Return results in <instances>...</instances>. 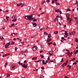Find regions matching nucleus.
I'll list each match as a JSON object with an SVG mask.
<instances>
[{
  "label": "nucleus",
  "instance_id": "38",
  "mask_svg": "<svg viewBox=\"0 0 78 78\" xmlns=\"http://www.w3.org/2000/svg\"><path fill=\"white\" fill-rule=\"evenodd\" d=\"M55 3L56 5H60V4H59V3L58 2V3H57V2H55Z\"/></svg>",
  "mask_w": 78,
  "mask_h": 78
},
{
  "label": "nucleus",
  "instance_id": "63",
  "mask_svg": "<svg viewBox=\"0 0 78 78\" xmlns=\"http://www.w3.org/2000/svg\"><path fill=\"white\" fill-rule=\"evenodd\" d=\"M24 62L26 63V62H27V60H25Z\"/></svg>",
  "mask_w": 78,
  "mask_h": 78
},
{
  "label": "nucleus",
  "instance_id": "10",
  "mask_svg": "<svg viewBox=\"0 0 78 78\" xmlns=\"http://www.w3.org/2000/svg\"><path fill=\"white\" fill-rule=\"evenodd\" d=\"M5 48H9V45H8V44H6L5 45Z\"/></svg>",
  "mask_w": 78,
  "mask_h": 78
},
{
  "label": "nucleus",
  "instance_id": "36",
  "mask_svg": "<svg viewBox=\"0 0 78 78\" xmlns=\"http://www.w3.org/2000/svg\"><path fill=\"white\" fill-rule=\"evenodd\" d=\"M44 34H45L46 35H48V34L46 32H44Z\"/></svg>",
  "mask_w": 78,
  "mask_h": 78
},
{
  "label": "nucleus",
  "instance_id": "43",
  "mask_svg": "<svg viewBox=\"0 0 78 78\" xmlns=\"http://www.w3.org/2000/svg\"><path fill=\"white\" fill-rule=\"evenodd\" d=\"M46 2L48 3L49 2H50V0H46Z\"/></svg>",
  "mask_w": 78,
  "mask_h": 78
},
{
  "label": "nucleus",
  "instance_id": "59",
  "mask_svg": "<svg viewBox=\"0 0 78 78\" xmlns=\"http://www.w3.org/2000/svg\"><path fill=\"white\" fill-rule=\"evenodd\" d=\"M18 48L17 47H16L15 48V51H17V49Z\"/></svg>",
  "mask_w": 78,
  "mask_h": 78
},
{
  "label": "nucleus",
  "instance_id": "21",
  "mask_svg": "<svg viewBox=\"0 0 78 78\" xmlns=\"http://www.w3.org/2000/svg\"><path fill=\"white\" fill-rule=\"evenodd\" d=\"M18 64L20 65H23V63H20V61L19 62Z\"/></svg>",
  "mask_w": 78,
  "mask_h": 78
},
{
  "label": "nucleus",
  "instance_id": "2",
  "mask_svg": "<svg viewBox=\"0 0 78 78\" xmlns=\"http://www.w3.org/2000/svg\"><path fill=\"white\" fill-rule=\"evenodd\" d=\"M32 48L33 51H36L37 49V47L36 46H35L34 47H33Z\"/></svg>",
  "mask_w": 78,
  "mask_h": 78
},
{
  "label": "nucleus",
  "instance_id": "3",
  "mask_svg": "<svg viewBox=\"0 0 78 78\" xmlns=\"http://www.w3.org/2000/svg\"><path fill=\"white\" fill-rule=\"evenodd\" d=\"M27 53V51H23L22 55L24 56H26V54Z\"/></svg>",
  "mask_w": 78,
  "mask_h": 78
},
{
  "label": "nucleus",
  "instance_id": "24",
  "mask_svg": "<svg viewBox=\"0 0 78 78\" xmlns=\"http://www.w3.org/2000/svg\"><path fill=\"white\" fill-rule=\"evenodd\" d=\"M48 38H50L51 37V34H49L48 36Z\"/></svg>",
  "mask_w": 78,
  "mask_h": 78
},
{
  "label": "nucleus",
  "instance_id": "33",
  "mask_svg": "<svg viewBox=\"0 0 78 78\" xmlns=\"http://www.w3.org/2000/svg\"><path fill=\"white\" fill-rule=\"evenodd\" d=\"M7 56V54H5V55H3V56H2V57L3 58H4V57H5V56Z\"/></svg>",
  "mask_w": 78,
  "mask_h": 78
},
{
  "label": "nucleus",
  "instance_id": "37",
  "mask_svg": "<svg viewBox=\"0 0 78 78\" xmlns=\"http://www.w3.org/2000/svg\"><path fill=\"white\" fill-rule=\"evenodd\" d=\"M59 13L61 14H62V12L61 11V10H59Z\"/></svg>",
  "mask_w": 78,
  "mask_h": 78
},
{
  "label": "nucleus",
  "instance_id": "9",
  "mask_svg": "<svg viewBox=\"0 0 78 78\" xmlns=\"http://www.w3.org/2000/svg\"><path fill=\"white\" fill-rule=\"evenodd\" d=\"M32 21H33V22H36L37 21V19L34 18V17H33V18H32Z\"/></svg>",
  "mask_w": 78,
  "mask_h": 78
},
{
  "label": "nucleus",
  "instance_id": "40",
  "mask_svg": "<svg viewBox=\"0 0 78 78\" xmlns=\"http://www.w3.org/2000/svg\"><path fill=\"white\" fill-rule=\"evenodd\" d=\"M41 58H44V56L43 55H41Z\"/></svg>",
  "mask_w": 78,
  "mask_h": 78
},
{
  "label": "nucleus",
  "instance_id": "18",
  "mask_svg": "<svg viewBox=\"0 0 78 78\" xmlns=\"http://www.w3.org/2000/svg\"><path fill=\"white\" fill-rule=\"evenodd\" d=\"M11 45H14V42L13 41H11Z\"/></svg>",
  "mask_w": 78,
  "mask_h": 78
},
{
  "label": "nucleus",
  "instance_id": "17",
  "mask_svg": "<svg viewBox=\"0 0 78 78\" xmlns=\"http://www.w3.org/2000/svg\"><path fill=\"white\" fill-rule=\"evenodd\" d=\"M37 57H33L32 58V60H36L37 59Z\"/></svg>",
  "mask_w": 78,
  "mask_h": 78
},
{
  "label": "nucleus",
  "instance_id": "56",
  "mask_svg": "<svg viewBox=\"0 0 78 78\" xmlns=\"http://www.w3.org/2000/svg\"><path fill=\"white\" fill-rule=\"evenodd\" d=\"M24 5H25V4H23V5L22 6H21V8H22V7H23V6Z\"/></svg>",
  "mask_w": 78,
  "mask_h": 78
},
{
  "label": "nucleus",
  "instance_id": "12",
  "mask_svg": "<svg viewBox=\"0 0 78 78\" xmlns=\"http://www.w3.org/2000/svg\"><path fill=\"white\" fill-rule=\"evenodd\" d=\"M75 51H73V52L75 54V55H77V53H78V50H77L75 52Z\"/></svg>",
  "mask_w": 78,
  "mask_h": 78
},
{
  "label": "nucleus",
  "instance_id": "57",
  "mask_svg": "<svg viewBox=\"0 0 78 78\" xmlns=\"http://www.w3.org/2000/svg\"><path fill=\"white\" fill-rule=\"evenodd\" d=\"M66 51H68V52H69V50L68 49H66Z\"/></svg>",
  "mask_w": 78,
  "mask_h": 78
},
{
  "label": "nucleus",
  "instance_id": "34",
  "mask_svg": "<svg viewBox=\"0 0 78 78\" xmlns=\"http://www.w3.org/2000/svg\"><path fill=\"white\" fill-rule=\"evenodd\" d=\"M66 41V39H64L63 40H61V42H64L63 41Z\"/></svg>",
  "mask_w": 78,
  "mask_h": 78
},
{
  "label": "nucleus",
  "instance_id": "32",
  "mask_svg": "<svg viewBox=\"0 0 78 78\" xmlns=\"http://www.w3.org/2000/svg\"><path fill=\"white\" fill-rule=\"evenodd\" d=\"M67 63H68V60H67L66 61V64H65V66H67Z\"/></svg>",
  "mask_w": 78,
  "mask_h": 78
},
{
  "label": "nucleus",
  "instance_id": "60",
  "mask_svg": "<svg viewBox=\"0 0 78 78\" xmlns=\"http://www.w3.org/2000/svg\"><path fill=\"white\" fill-rule=\"evenodd\" d=\"M73 64H75V65L76 64V62H75L73 64Z\"/></svg>",
  "mask_w": 78,
  "mask_h": 78
},
{
  "label": "nucleus",
  "instance_id": "15",
  "mask_svg": "<svg viewBox=\"0 0 78 78\" xmlns=\"http://www.w3.org/2000/svg\"><path fill=\"white\" fill-rule=\"evenodd\" d=\"M21 5H22V3H20V4H17V6H20Z\"/></svg>",
  "mask_w": 78,
  "mask_h": 78
},
{
  "label": "nucleus",
  "instance_id": "29",
  "mask_svg": "<svg viewBox=\"0 0 78 78\" xmlns=\"http://www.w3.org/2000/svg\"><path fill=\"white\" fill-rule=\"evenodd\" d=\"M11 41H10L7 44H7V45H9H9H11Z\"/></svg>",
  "mask_w": 78,
  "mask_h": 78
},
{
  "label": "nucleus",
  "instance_id": "25",
  "mask_svg": "<svg viewBox=\"0 0 78 78\" xmlns=\"http://www.w3.org/2000/svg\"><path fill=\"white\" fill-rule=\"evenodd\" d=\"M15 26L14 25V23L12 24L11 26H10V27H14Z\"/></svg>",
  "mask_w": 78,
  "mask_h": 78
},
{
  "label": "nucleus",
  "instance_id": "35",
  "mask_svg": "<svg viewBox=\"0 0 78 78\" xmlns=\"http://www.w3.org/2000/svg\"><path fill=\"white\" fill-rule=\"evenodd\" d=\"M75 41H76V42H78V39H76L75 40Z\"/></svg>",
  "mask_w": 78,
  "mask_h": 78
},
{
  "label": "nucleus",
  "instance_id": "7",
  "mask_svg": "<svg viewBox=\"0 0 78 78\" xmlns=\"http://www.w3.org/2000/svg\"><path fill=\"white\" fill-rule=\"evenodd\" d=\"M32 25H33V26L34 27H36L37 26V24L35 23H32Z\"/></svg>",
  "mask_w": 78,
  "mask_h": 78
},
{
  "label": "nucleus",
  "instance_id": "49",
  "mask_svg": "<svg viewBox=\"0 0 78 78\" xmlns=\"http://www.w3.org/2000/svg\"><path fill=\"white\" fill-rule=\"evenodd\" d=\"M7 77H8V78L9 77V76H10V75H7Z\"/></svg>",
  "mask_w": 78,
  "mask_h": 78
},
{
  "label": "nucleus",
  "instance_id": "22",
  "mask_svg": "<svg viewBox=\"0 0 78 78\" xmlns=\"http://www.w3.org/2000/svg\"><path fill=\"white\" fill-rule=\"evenodd\" d=\"M16 17H17V16H16V15H15V16H12V19H14V18H16Z\"/></svg>",
  "mask_w": 78,
  "mask_h": 78
},
{
  "label": "nucleus",
  "instance_id": "46",
  "mask_svg": "<svg viewBox=\"0 0 78 78\" xmlns=\"http://www.w3.org/2000/svg\"><path fill=\"white\" fill-rule=\"evenodd\" d=\"M31 38L33 39V38H35V37H34V36H31Z\"/></svg>",
  "mask_w": 78,
  "mask_h": 78
},
{
  "label": "nucleus",
  "instance_id": "50",
  "mask_svg": "<svg viewBox=\"0 0 78 78\" xmlns=\"http://www.w3.org/2000/svg\"><path fill=\"white\" fill-rule=\"evenodd\" d=\"M67 11H70L71 10L70 9H67Z\"/></svg>",
  "mask_w": 78,
  "mask_h": 78
},
{
  "label": "nucleus",
  "instance_id": "45",
  "mask_svg": "<svg viewBox=\"0 0 78 78\" xmlns=\"http://www.w3.org/2000/svg\"><path fill=\"white\" fill-rule=\"evenodd\" d=\"M4 21H5V22H7V21L6 20V18L4 19Z\"/></svg>",
  "mask_w": 78,
  "mask_h": 78
},
{
  "label": "nucleus",
  "instance_id": "55",
  "mask_svg": "<svg viewBox=\"0 0 78 78\" xmlns=\"http://www.w3.org/2000/svg\"><path fill=\"white\" fill-rule=\"evenodd\" d=\"M44 13H45V12L41 13L40 14H41V15H42V14H44Z\"/></svg>",
  "mask_w": 78,
  "mask_h": 78
},
{
  "label": "nucleus",
  "instance_id": "1",
  "mask_svg": "<svg viewBox=\"0 0 78 78\" xmlns=\"http://www.w3.org/2000/svg\"><path fill=\"white\" fill-rule=\"evenodd\" d=\"M35 16V15L34 14H33L30 16H27V17L28 18V20H32L33 18V17H34Z\"/></svg>",
  "mask_w": 78,
  "mask_h": 78
},
{
  "label": "nucleus",
  "instance_id": "23",
  "mask_svg": "<svg viewBox=\"0 0 78 78\" xmlns=\"http://www.w3.org/2000/svg\"><path fill=\"white\" fill-rule=\"evenodd\" d=\"M17 20V19H15L12 20V22H16Z\"/></svg>",
  "mask_w": 78,
  "mask_h": 78
},
{
  "label": "nucleus",
  "instance_id": "28",
  "mask_svg": "<svg viewBox=\"0 0 78 78\" xmlns=\"http://www.w3.org/2000/svg\"><path fill=\"white\" fill-rule=\"evenodd\" d=\"M54 33L55 34H58V31H55L54 32Z\"/></svg>",
  "mask_w": 78,
  "mask_h": 78
},
{
  "label": "nucleus",
  "instance_id": "4",
  "mask_svg": "<svg viewBox=\"0 0 78 78\" xmlns=\"http://www.w3.org/2000/svg\"><path fill=\"white\" fill-rule=\"evenodd\" d=\"M58 17H59V16H57L56 17V18L55 19V21H56V20H57V22H58V19H57V18H58Z\"/></svg>",
  "mask_w": 78,
  "mask_h": 78
},
{
  "label": "nucleus",
  "instance_id": "13",
  "mask_svg": "<svg viewBox=\"0 0 78 78\" xmlns=\"http://www.w3.org/2000/svg\"><path fill=\"white\" fill-rule=\"evenodd\" d=\"M75 34V32L73 31L71 33V35H73V36H74Z\"/></svg>",
  "mask_w": 78,
  "mask_h": 78
},
{
  "label": "nucleus",
  "instance_id": "5",
  "mask_svg": "<svg viewBox=\"0 0 78 78\" xmlns=\"http://www.w3.org/2000/svg\"><path fill=\"white\" fill-rule=\"evenodd\" d=\"M49 53L50 56H51L53 55V51H50L49 52Z\"/></svg>",
  "mask_w": 78,
  "mask_h": 78
},
{
  "label": "nucleus",
  "instance_id": "54",
  "mask_svg": "<svg viewBox=\"0 0 78 78\" xmlns=\"http://www.w3.org/2000/svg\"><path fill=\"white\" fill-rule=\"evenodd\" d=\"M60 18H61L62 19V16H60Z\"/></svg>",
  "mask_w": 78,
  "mask_h": 78
},
{
  "label": "nucleus",
  "instance_id": "39",
  "mask_svg": "<svg viewBox=\"0 0 78 78\" xmlns=\"http://www.w3.org/2000/svg\"><path fill=\"white\" fill-rule=\"evenodd\" d=\"M41 69H42L43 70H44L45 69V68L44 67H42L41 68Z\"/></svg>",
  "mask_w": 78,
  "mask_h": 78
},
{
  "label": "nucleus",
  "instance_id": "19",
  "mask_svg": "<svg viewBox=\"0 0 78 78\" xmlns=\"http://www.w3.org/2000/svg\"><path fill=\"white\" fill-rule=\"evenodd\" d=\"M70 16V13H68L66 14V17H69Z\"/></svg>",
  "mask_w": 78,
  "mask_h": 78
},
{
  "label": "nucleus",
  "instance_id": "26",
  "mask_svg": "<svg viewBox=\"0 0 78 78\" xmlns=\"http://www.w3.org/2000/svg\"><path fill=\"white\" fill-rule=\"evenodd\" d=\"M64 66H66V63H63V64L62 65V67H64Z\"/></svg>",
  "mask_w": 78,
  "mask_h": 78
},
{
  "label": "nucleus",
  "instance_id": "8",
  "mask_svg": "<svg viewBox=\"0 0 78 78\" xmlns=\"http://www.w3.org/2000/svg\"><path fill=\"white\" fill-rule=\"evenodd\" d=\"M51 41V38H48L47 39V42H49L50 41Z\"/></svg>",
  "mask_w": 78,
  "mask_h": 78
},
{
  "label": "nucleus",
  "instance_id": "47",
  "mask_svg": "<svg viewBox=\"0 0 78 78\" xmlns=\"http://www.w3.org/2000/svg\"><path fill=\"white\" fill-rule=\"evenodd\" d=\"M63 59H64V58H62V60L60 61V62H63V61H64V60H63Z\"/></svg>",
  "mask_w": 78,
  "mask_h": 78
},
{
  "label": "nucleus",
  "instance_id": "20",
  "mask_svg": "<svg viewBox=\"0 0 78 78\" xmlns=\"http://www.w3.org/2000/svg\"><path fill=\"white\" fill-rule=\"evenodd\" d=\"M59 9H57L55 10V12H57L58 13H59Z\"/></svg>",
  "mask_w": 78,
  "mask_h": 78
},
{
  "label": "nucleus",
  "instance_id": "42",
  "mask_svg": "<svg viewBox=\"0 0 78 78\" xmlns=\"http://www.w3.org/2000/svg\"><path fill=\"white\" fill-rule=\"evenodd\" d=\"M51 44H52V42H50V43H49L48 44L49 45H51Z\"/></svg>",
  "mask_w": 78,
  "mask_h": 78
},
{
  "label": "nucleus",
  "instance_id": "62",
  "mask_svg": "<svg viewBox=\"0 0 78 78\" xmlns=\"http://www.w3.org/2000/svg\"><path fill=\"white\" fill-rule=\"evenodd\" d=\"M4 39V38H3V37H2V38H1V39Z\"/></svg>",
  "mask_w": 78,
  "mask_h": 78
},
{
  "label": "nucleus",
  "instance_id": "58",
  "mask_svg": "<svg viewBox=\"0 0 78 78\" xmlns=\"http://www.w3.org/2000/svg\"><path fill=\"white\" fill-rule=\"evenodd\" d=\"M5 65H6V66L8 65V62H6Z\"/></svg>",
  "mask_w": 78,
  "mask_h": 78
},
{
  "label": "nucleus",
  "instance_id": "52",
  "mask_svg": "<svg viewBox=\"0 0 78 78\" xmlns=\"http://www.w3.org/2000/svg\"><path fill=\"white\" fill-rule=\"evenodd\" d=\"M42 52H43V51L41 50V51H40V53H42Z\"/></svg>",
  "mask_w": 78,
  "mask_h": 78
},
{
  "label": "nucleus",
  "instance_id": "27",
  "mask_svg": "<svg viewBox=\"0 0 78 78\" xmlns=\"http://www.w3.org/2000/svg\"><path fill=\"white\" fill-rule=\"evenodd\" d=\"M69 69H71V66L68 65L67 66Z\"/></svg>",
  "mask_w": 78,
  "mask_h": 78
},
{
  "label": "nucleus",
  "instance_id": "64",
  "mask_svg": "<svg viewBox=\"0 0 78 78\" xmlns=\"http://www.w3.org/2000/svg\"><path fill=\"white\" fill-rule=\"evenodd\" d=\"M65 78H69V77H68L67 76H65Z\"/></svg>",
  "mask_w": 78,
  "mask_h": 78
},
{
  "label": "nucleus",
  "instance_id": "11",
  "mask_svg": "<svg viewBox=\"0 0 78 78\" xmlns=\"http://www.w3.org/2000/svg\"><path fill=\"white\" fill-rule=\"evenodd\" d=\"M65 31V34H66V36H68V35H67L68 34H69V33H67L68 31Z\"/></svg>",
  "mask_w": 78,
  "mask_h": 78
},
{
  "label": "nucleus",
  "instance_id": "61",
  "mask_svg": "<svg viewBox=\"0 0 78 78\" xmlns=\"http://www.w3.org/2000/svg\"><path fill=\"white\" fill-rule=\"evenodd\" d=\"M71 56H72V52H71L70 53V54Z\"/></svg>",
  "mask_w": 78,
  "mask_h": 78
},
{
  "label": "nucleus",
  "instance_id": "48",
  "mask_svg": "<svg viewBox=\"0 0 78 78\" xmlns=\"http://www.w3.org/2000/svg\"><path fill=\"white\" fill-rule=\"evenodd\" d=\"M67 19L68 20H69L70 19V18H69V17H67Z\"/></svg>",
  "mask_w": 78,
  "mask_h": 78
},
{
  "label": "nucleus",
  "instance_id": "31",
  "mask_svg": "<svg viewBox=\"0 0 78 78\" xmlns=\"http://www.w3.org/2000/svg\"><path fill=\"white\" fill-rule=\"evenodd\" d=\"M40 28V27L38 26H37L36 27V28H37V29H39Z\"/></svg>",
  "mask_w": 78,
  "mask_h": 78
},
{
  "label": "nucleus",
  "instance_id": "14",
  "mask_svg": "<svg viewBox=\"0 0 78 78\" xmlns=\"http://www.w3.org/2000/svg\"><path fill=\"white\" fill-rule=\"evenodd\" d=\"M42 62H43V64H44V65L45 64H47V63L46 62H45V61H44V60H43L42 61Z\"/></svg>",
  "mask_w": 78,
  "mask_h": 78
},
{
  "label": "nucleus",
  "instance_id": "41",
  "mask_svg": "<svg viewBox=\"0 0 78 78\" xmlns=\"http://www.w3.org/2000/svg\"><path fill=\"white\" fill-rule=\"evenodd\" d=\"M44 77L43 76H41L40 77V78H44Z\"/></svg>",
  "mask_w": 78,
  "mask_h": 78
},
{
  "label": "nucleus",
  "instance_id": "16",
  "mask_svg": "<svg viewBox=\"0 0 78 78\" xmlns=\"http://www.w3.org/2000/svg\"><path fill=\"white\" fill-rule=\"evenodd\" d=\"M58 1V0H53L52 1V3H55L56 2H57Z\"/></svg>",
  "mask_w": 78,
  "mask_h": 78
},
{
  "label": "nucleus",
  "instance_id": "44",
  "mask_svg": "<svg viewBox=\"0 0 78 78\" xmlns=\"http://www.w3.org/2000/svg\"><path fill=\"white\" fill-rule=\"evenodd\" d=\"M66 54H68V55H69L70 54V51H69L67 53H66Z\"/></svg>",
  "mask_w": 78,
  "mask_h": 78
},
{
  "label": "nucleus",
  "instance_id": "53",
  "mask_svg": "<svg viewBox=\"0 0 78 78\" xmlns=\"http://www.w3.org/2000/svg\"><path fill=\"white\" fill-rule=\"evenodd\" d=\"M72 60H75L76 59L75 58H73L72 59Z\"/></svg>",
  "mask_w": 78,
  "mask_h": 78
},
{
  "label": "nucleus",
  "instance_id": "30",
  "mask_svg": "<svg viewBox=\"0 0 78 78\" xmlns=\"http://www.w3.org/2000/svg\"><path fill=\"white\" fill-rule=\"evenodd\" d=\"M25 19H27V20H28V18L27 17V16H25Z\"/></svg>",
  "mask_w": 78,
  "mask_h": 78
},
{
  "label": "nucleus",
  "instance_id": "6",
  "mask_svg": "<svg viewBox=\"0 0 78 78\" xmlns=\"http://www.w3.org/2000/svg\"><path fill=\"white\" fill-rule=\"evenodd\" d=\"M26 64H24L22 65V66L24 67V68H27V65H26Z\"/></svg>",
  "mask_w": 78,
  "mask_h": 78
},
{
  "label": "nucleus",
  "instance_id": "51",
  "mask_svg": "<svg viewBox=\"0 0 78 78\" xmlns=\"http://www.w3.org/2000/svg\"><path fill=\"white\" fill-rule=\"evenodd\" d=\"M9 11L8 10H6L5 11H4L5 12H8Z\"/></svg>",
  "mask_w": 78,
  "mask_h": 78
}]
</instances>
